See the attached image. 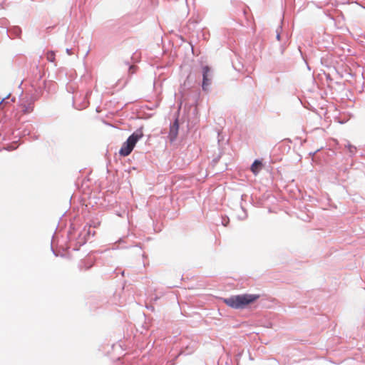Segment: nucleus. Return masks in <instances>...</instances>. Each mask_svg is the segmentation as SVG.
<instances>
[{
	"label": "nucleus",
	"instance_id": "423d86ee",
	"mask_svg": "<svg viewBox=\"0 0 365 365\" xmlns=\"http://www.w3.org/2000/svg\"><path fill=\"white\" fill-rule=\"evenodd\" d=\"M55 53L52 51H48L46 53V59L48 61H51V62H54L55 61Z\"/></svg>",
	"mask_w": 365,
	"mask_h": 365
},
{
	"label": "nucleus",
	"instance_id": "6e6552de",
	"mask_svg": "<svg viewBox=\"0 0 365 365\" xmlns=\"http://www.w3.org/2000/svg\"><path fill=\"white\" fill-rule=\"evenodd\" d=\"M4 103V100H2L1 102H0V106L2 105Z\"/></svg>",
	"mask_w": 365,
	"mask_h": 365
},
{
	"label": "nucleus",
	"instance_id": "0eeeda50",
	"mask_svg": "<svg viewBox=\"0 0 365 365\" xmlns=\"http://www.w3.org/2000/svg\"><path fill=\"white\" fill-rule=\"evenodd\" d=\"M33 110V106L31 104H29L28 106H24V110L23 111L25 113H29L30 112H31Z\"/></svg>",
	"mask_w": 365,
	"mask_h": 365
},
{
	"label": "nucleus",
	"instance_id": "7ed1b4c3",
	"mask_svg": "<svg viewBox=\"0 0 365 365\" xmlns=\"http://www.w3.org/2000/svg\"><path fill=\"white\" fill-rule=\"evenodd\" d=\"M202 88L203 91H207L212 83V71L211 68L208 66H204L202 68Z\"/></svg>",
	"mask_w": 365,
	"mask_h": 365
},
{
	"label": "nucleus",
	"instance_id": "20e7f679",
	"mask_svg": "<svg viewBox=\"0 0 365 365\" xmlns=\"http://www.w3.org/2000/svg\"><path fill=\"white\" fill-rule=\"evenodd\" d=\"M178 128H179V125H178V120H176L173 124V125L170 127V133H169L168 137H169L170 141L175 140V138H177L178 133Z\"/></svg>",
	"mask_w": 365,
	"mask_h": 365
},
{
	"label": "nucleus",
	"instance_id": "f257e3e1",
	"mask_svg": "<svg viewBox=\"0 0 365 365\" xmlns=\"http://www.w3.org/2000/svg\"><path fill=\"white\" fill-rule=\"evenodd\" d=\"M259 297L257 294H241L232 296L224 299V302L233 309H243L255 302Z\"/></svg>",
	"mask_w": 365,
	"mask_h": 365
},
{
	"label": "nucleus",
	"instance_id": "1a4fd4ad",
	"mask_svg": "<svg viewBox=\"0 0 365 365\" xmlns=\"http://www.w3.org/2000/svg\"><path fill=\"white\" fill-rule=\"evenodd\" d=\"M67 53H68V54H71V53H70V51H69V50H68V49H67Z\"/></svg>",
	"mask_w": 365,
	"mask_h": 365
},
{
	"label": "nucleus",
	"instance_id": "39448f33",
	"mask_svg": "<svg viewBox=\"0 0 365 365\" xmlns=\"http://www.w3.org/2000/svg\"><path fill=\"white\" fill-rule=\"evenodd\" d=\"M262 163L259 161L256 160L251 166V170L254 174H257L259 171L262 169Z\"/></svg>",
	"mask_w": 365,
	"mask_h": 365
},
{
	"label": "nucleus",
	"instance_id": "f03ea898",
	"mask_svg": "<svg viewBox=\"0 0 365 365\" xmlns=\"http://www.w3.org/2000/svg\"><path fill=\"white\" fill-rule=\"evenodd\" d=\"M143 133L135 132L128 137L127 140L123 144L119 153L122 156H128L133 150L136 143L143 137Z\"/></svg>",
	"mask_w": 365,
	"mask_h": 365
},
{
	"label": "nucleus",
	"instance_id": "9d476101",
	"mask_svg": "<svg viewBox=\"0 0 365 365\" xmlns=\"http://www.w3.org/2000/svg\"><path fill=\"white\" fill-rule=\"evenodd\" d=\"M277 38L278 39H279V35H277Z\"/></svg>",
	"mask_w": 365,
	"mask_h": 365
}]
</instances>
